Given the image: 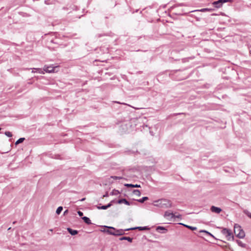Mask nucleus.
<instances>
[{
  "instance_id": "obj_26",
  "label": "nucleus",
  "mask_w": 251,
  "mask_h": 251,
  "mask_svg": "<svg viewBox=\"0 0 251 251\" xmlns=\"http://www.w3.org/2000/svg\"><path fill=\"white\" fill-rule=\"evenodd\" d=\"M111 178L115 180L122 179V177L117 176H111Z\"/></svg>"
},
{
  "instance_id": "obj_29",
  "label": "nucleus",
  "mask_w": 251,
  "mask_h": 251,
  "mask_svg": "<svg viewBox=\"0 0 251 251\" xmlns=\"http://www.w3.org/2000/svg\"><path fill=\"white\" fill-rule=\"evenodd\" d=\"M77 213H78V215L79 216H80V217L82 216H83V213H82L81 211H78L77 212Z\"/></svg>"
},
{
  "instance_id": "obj_12",
  "label": "nucleus",
  "mask_w": 251,
  "mask_h": 251,
  "mask_svg": "<svg viewBox=\"0 0 251 251\" xmlns=\"http://www.w3.org/2000/svg\"><path fill=\"white\" fill-rule=\"evenodd\" d=\"M82 219H83V220L84 221V222L86 223L88 225H90L91 224V220H90V219L87 217H83L82 218Z\"/></svg>"
},
{
  "instance_id": "obj_15",
  "label": "nucleus",
  "mask_w": 251,
  "mask_h": 251,
  "mask_svg": "<svg viewBox=\"0 0 251 251\" xmlns=\"http://www.w3.org/2000/svg\"><path fill=\"white\" fill-rule=\"evenodd\" d=\"M179 225H183V226L192 230H195L197 229V228L196 227H194V226H188V225H185L184 224H182V223H179Z\"/></svg>"
},
{
  "instance_id": "obj_4",
  "label": "nucleus",
  "mask_w": 251,
  "mask_h": 251,
  "mask_svg": "<svg viewBox=\"0 0 251 251\" xmlns=\"http://www.w3.org/2000/svg\"><path fill=\"white\" fill-rule=\"evenodd\" d=\"M222 233L225 235L227 240H230L233 238L231 230L226 228H224L222 231Z\"/></svg>"
},
{
  "instance_id": "obj_7",
  "label": "nucleus",
  "mask_w": 251,
  "mask_h": 251,
  "mask_svg": "<svg viewBox=\"0 0 251 251\" xmlns=\"http://www.w3.org/2000/svg\"><path fill=\"white\" fill-rule=\"evenodd\" d=\"M175 217V215L173 214L172 212H170L169 211H166L164 213V217L168 219H172L174 218Z\"/></svg>"
},
{
  "instance_id": "obj_35",
  "label": "nucleus",
  "mask_w": 251,
  "mask_h": 251,
  "mask_svg": "<svg viewBox=\"0 0 251 251\" xmlns=\"http://www.w3.org/2000/svg\"><path fill=\"white\" fill-rule=\"evenodd\" d=\"M115 103H120V104H125V105L126 104V103H121V102H119V101H115Z\"/></svg>"
},
{
  "instance_id": "obj_17",
  "label": "nucleus",
  "mask_w": 251,
  "mask_h": 251,
  "mask_svg": "<svg viewBox=\"0 0 251 251\" xmlns=\"http://www.w3.org/2000/svg\"><path fill=\"white\" fill-rule=\"evenodd\" d=\"M120 194V192L118 190L114 189L113 191L110 193V195H114V196H117Z\"/></svg>"
},
{
  "instance_id": "obj_18",
  "label": "nucleus",
  "mask_w": 251,
  "mask_h": 251,
  "mask_svg": "<svg viewBox=\"0 0 251 251\" xmlns=\"http://www.w3.org/2000/svg\"><path fill=\"white\" fill-rule=\"evenodd\" d=\"M212 4L217 8H219L220 7V0L214 1L212 3Z\"/></svg>"
},
{
  "instance_id": "obj_36",
  "label": "nucleus",
  "mask_w": 251,
  "mask_h": 251,
  "mask_svg": "<svg viewBox=\"0 0 251 251\" xmlns=\"http://www.w3.org/2000/svg\"><path fill=\"white\" fill-rule=\"evenodd\" d=\"M85 200V198H83V199H81L80 201H84Z\"/></svg>"
},
{
  "instance_id": "obj_37",
  "label": "nucleus",
  "mask_w": 251,
  "mask_h": 251,
  "mask_svg": "<svg viewBox=\"0 0 251 251\" xmlns=\"http://www.w3.org/2000/svg\"><path fill=\"white\" fill-rule=\"evenodd\" d=\"M1 129V128H0V130Z\"/></svg>"
},
{
  "instance_id": "obj_23",
  "label": "nucleus",
  "mask_w": 251,
  "mask_h": 251,
  "mask_svg": "<svg viewBox=\"0 0 251 251\" xmlns=\"http://www.w3.org/2000/svg\"><path fill=\"white\" fill-rule=\"evenodd\" d=\"M232 1L233 0H221V5L225 2H229L231 3Z\"/></svg>"
},
{
  "instance_id": "obj_9",
  "label": "nucleus",
  "mask_w": 251,
  "mask_h": 251,
  "mask_svg": "<svg viewBox=\"0 0 251 251\" xmlns=\"http://www.w3.org/2000/svg\"><path fill=\"white\" fill-rule=\"evenodd\" d=\"M211 211L212 212L216 213L217 214L220 213V208L215 207L214 206H212L210 208Z\"/></svg>"
},
{
  "instance_id": "obj_14",
  "label": "nucleus",
  "mask_w": 251,
  "mask_h": 251,
  "mask_svg": "<svg viewBox=\"0 0 251 251\" xmlns=\"http://www.w3.org/2000/svg\"><path fill=\"white\" fill-rule=\"evenodd\" d=\"M133 239L132 238H130L129 237H123L120 238V240H127L129 242H132Z\"/></svg>"
},
{
  "instance_id": "obj_19",
  "label": "nucleus",
  "mask_w": 251,
  "mask_h": 251,
  "mask_svg": "<svg viewBox=\"0 0 251 251\" xmlns=\"http://www.w3.org/2000/svg\"><path fill=\"white\" fill-rule=\"evenodd\" d=\"M133 193L134 195H135L136 196H140L141 195V192L138 190H133Z\"/></svg>"
},
{
  "instance_id": "obj_6",
  "label": "nucleus",
  "mask_w": 251,
  "mask_h": 251,
  "mask_svg": "<svg viewBox=\"0 0 251 251\" xmlns=\"http://www.w3.org/2000/svg\"><path fill=\"white\" fill-rule=\"evenodd\" d=\"M136 229H138L139 230H149L150 228L148 226H138L133 228H127L126 230H134Z\"/></svg>"
},
{
  "instance_id": "obj_33",
  "label": "nucleus",
  "mask_w": 251,
  "mask_h": 251,
  "mask_svg": "<svg viewBox=\"0 0 251 251\" xmlns=\"http://www.w3.org/2000/svg\"><path fill=\"white\" fill-rule=\"evenodd\" d=\"M181 217V215L180 214H178L177 215H175V218H180Z\"/></svg>"
},
{
  "instance_id": "obj_34",
  "label": "nucleus",
  "mask_w": 251,
  "mask_h": 251,
  "mask_svg": "<svg viewBox=\"0 0 251 251\" xmlns=\"http://www.w3.org/2000/svg\"><path fill=\"white\" fill-rule=\"evenodd\" d=\"M68 213V210H65L64 212V215H66L67 213Z\"/></svg>"
},
{
  "instance_id": "obj_8",
  "label": "nucleus",
  "mask_w": 251,
  "mask_h": 251,
  "mask_svg": "<svg viewBox=\"0 0 251 251\" xmlns=\"http://www.w3.org/2000/svg\"><path fill=\"white\" fill-rule=\"evenodd\" d=\"M117 203L119 204L125 203V204L127 205H129L130 204V202L125 199H122L119 200L117 201Z\"/></svg>"
},
{
  "instance_id": "obj_5",
  "label": "nucleus",
  "mask_w": 251,
  "mask_h": 251,
  "mask_svg": "<svg viewBox=\"0 0 251 251\" xmlns=\"http://www.w3.org/2000/svg\"><path fill=\"white\" fill-rule=\"evenodd\" d=\"M57 67V66L54 67L53 65H45L43 68V71L49 73H54L55 72V69Z\"/></svg>"
},
{
  "instance_id": "obj_32",
  "label": "nucleus",
  "mask_w": 251,
  "mask_h": 251,
  "mask_svg": "<svg viewBox=\"0 0 251 251\" xmlns=\"http://www.w3.org/2000/svg\"><path fill=\"white\" fill-rule=\"evenodd\" d=\"M108 196H109V194H108V192H106V193H105V194L103 195V197H108Z\"/></svg>"
},
{
  "instance_id": "obj_30",
  "label": "nucleus",
  "mask_w": 251,
  "mask_h": 251,
  "mask_svg": "<svg viewBox=\"0 0 251 251\" xmlns=\"http://www.w3.org/2000/svg\"><path fill=\"white\" fill-rule=\"evenodd\" d=\"M245 213L248 215V217L251 218V213H249V212H245Z\"/></svg>"
},
{
  "instance_id": "obj_16",
  "label": "nucleus",
  "mask_w": 251,
  "mask_h": 251,
  "mask_svg": "<svg viewBox=\"0 0 251 251\" xmlns=\"http://www.w3.org/2000/svg\"><path fill=\"white\" fill-rule=\"evenodd\" d=\"M125 186L127 187H140V185L138 184H126Z\"/></svg>"
},
{
  "instance_id": "obj_11",
  "label": "nucleus",
  "mask_w": 251,
  "mask_h": 251,
  "mask_svg": "<svg viewBox=\"0 0 251 251\" xmlns=\"http://www.w3.org/2000/svg\"><path fill=\"white\" fill-rule=\"evenodd\" d=\"M113 201H111V202L108 203L107 205H103V206H102L101 207H99L98 208L99 209H106L110 207L112 205V202Z\"/></svg>"
},
{
  "instance_id": "obj_3",
  "label": "nucleus",
  "mask_w": 251,
  "mask_h": 251,
  "mask_svg": "<svg viewBox=\"0 0 251 251\" xmlns=\"http://www.w3.org/2000/svg\"><path fill=\"white\" fill-rule=\"evenodd\" d=\"M104 227L108 228L110 229H112L113 230H114V232H109V234L114 235V236H121L125 234V231H126V229H116L113 227L112 226H105Z\"/></svg>"
},
{
  "instance_id": "obj_20",
  "label": "nucleus",
  "mask_w": 251,
  "mask_h": 251,
  "mask_svg": "<svg viewBox=\"0 0 251 251\" xmlns=\"http://www.w3.org/2000/svg\"><path fill=\"white\" fill-rule=\"evenodd\" d=\"M148 200V197H143L142 199H139V200H138V201H139V202H141V203H143L145 201Z\"/></svg>"
},
{
  "instance_id": "obj_28",
  "label": "nucleus",
  "mask_w": 251,
  "mask_h": 251,
  "mask_svg": "<svg viewBox=\"0 0 251 251\" xmlns=\"http://www.w3.org/2000/svg\"><path fill=\"white\" fill-rule=\"evenodd\" d=\"M38 72L39 73V74H44V71L42 70L41 69H36Z\"/></svg>"
},
{
  "instance_id": "obj_31",
  "label": "nucleus",
  "mask_w": 251,
  "mask_h": 251,
  "mask_svg": "<svg viewBox=\"0 0 251 251\" xmlns=\"http://www.w3.org/2000/svg\"><path fill=\"white\" fill-rule=\"evenodd\" d=\"M103 231L104 232H107L108 234H109V232H114V231H112L111 230H103Z\"/></svg>"
},
{
  "instance_id": "obj_27",
  "label": "nucleus",
  "mask_w": 251,
  "mask_h": 251,
  "mask_svg": "<svg viewBox=\"0 0 251 251\" xmlns=\"http://www.w3.org/2000/svg\"><path fill=\"white\" fill-rule=\"evenodd\" d=\"M211 9H209V8H203V9H201V10H200V11H201V12H204V11H211Z\"/></svg>"
},
{
  "instance_id": "obj_1",
  "label": "nucleus",
  "mask_w": 251,
  "mask_h": 251,
  "mask_svg": "<svg viewBox=\"0 0 251 251\" xmlns=\"http://www.w3.org/2000/svg\"><path fill=\"white\" fill-rule=\"evenodd\" d=\"M153 205L162 208H168L172 207V202L170 200L164 199L154 201Z\"/></svg>"
},
{
  "instance_id": "obj_10",
  "label": "nucleus",
  "mask_w": 251,
  "mask_h": 251,
  "mask_svg": "<svg viewBox=\"0 0 251 251\" xmlns=\"http://www.w3.org/2000/svg\"><path fill=\"white\" fill-rule=\"evenodd\" d=\"M67 230L72 235H75L78 233L77 230L72 229L71 228H68Z\"/></svg>"
},
{
  "instance_id": "obj_13",
  "label": "nucleus",
  "mask_w": 251,
  "mask_h": 251,
  "mask_svg": "<svg viewBox=\"0 0 251 251\" xmlns=\"http://www.w3.org/2000/svg\"><path fill=\"white\" fill-rule=\"evenodd\" d=\"M237 244L240 247L242 248H246V244L245 243H243L241 241L239 240H237L236 241Z\"/></svg>"
},
{
  "instance_id": "obj_21",
  "label": "nucleus",
  "mask_w": 251,
  "mask_h": 251,
  "mask_svg": "<svg viewBox=\"0 0 251 251\" xmlns=\"http://www.w3.org/2000/svg\"><path fill=\"white\" fill-rule=\"evenodd\" d=\"M25 140V138H20L15 143L16 145H18L20 143H22Z\"/></svg>"
},
{
  "instance_id": "obj_22",
  "label": "nucleus",
  "mask_w": 251,
  "mask_h": 251,
  "mask_svg": "<svg viewBox=\"0 0 251 251\" xmlns=\"http://www.w3.org/2000/svg\"><path fill=\"white\" fill-rule=\"evenodd\" d=\"M63 210V207L62 206H59L56 211V213L57 215H59L60 214V213L61 212L62 210Z\"/></svg>"
},
{
  "instance_id": "obj_25",
  "label": "nucleus",
  "mask_w": 251,
  "mask_h": 251,
  "mask_svg": "<svg viewBox=\"0 0 251 251\" xmlns=\"http://www.w3.org/2000/svg\"><path fill=\"white\" fill-rule=\"evenodd\" d=\"M5 135H6L7 136H8L9 137H11L12 136V134L10 131H6L5 132Z\"/></svg>"
},
{
  "instance_id": "obj_24",
  "label": "nucleus",
  "mask_w": 251,
  "mask_h": 251,
  "mask_svg": "<svg viewBox=\"0 0 251 251\" xmlns=\"http://www.w3.org/2000/svg\"><path fill=\"white\" fill-rule=\"evenodd\" d=\"M156 230H157V231H158L159 230H165V231H167V229H165L164 227H163V226H158V227L156 228Z\"/></svg>"
},
{
  "instance_id": "obj_2",
  "label": "nucleus",
  "mask_w": 251,
  "mask_h": 251,
  "mask_svg": "<svg viewBox=\"0 0 251 251\" xmlns=\"http://www.w3.org/2000/svg\"><path fill=\"white\" fill-rule=\"evenodd\" d=\"M234 232L235 235L239 238H244L245 233L241 226L238 224H235L234 226Z\"/></svg>"
}]
</instances>
